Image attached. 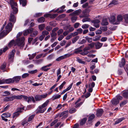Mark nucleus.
I'll return each instance as SVG.
<instances>
[{
  "mask_svg": "<svg viewBox=\"0 0 128 128\" xmlns=\"http://www.w3.org/2000/svg\"><path fill=\"white\" fill-rule=\"evenodd\" d=\"M24 38L23 37L20 38H18L15 42L14 40L11 41L8 44V46L10 47L12 46L18 45L20 47H23L24 44Z\"/></svg>",
  "mask_w": 128,
  "mask_h": 128,
  "instance_id": "nucleus-1",
  "label": "nucleus"
},
{
  "mask_svg": "<svg viewBox=\"0 0 128 128\" xmlns=\"http://www.w3.org/2000/svg\"><path fill=\"white\" fill-rule=\"evenodd\" d=\"M12 23H9L5 28L6 30H4L0 33V39L6 36L12 30Z\"/></svg>",
  "mask_w": 128,
  "mask_h": 128,
  "instance_id": "nucleus-2",
  "label": "nucleus"
},
{
  "mask_svg": "<svg viewBox=\"0 0 128 128\" xmlns=\"http://www.w3.org/2000/svg\"><path fill=\"white\" fill-rule=\"evenodd\" d=\"M48 100H47L44 103L38 106V108L36 111V113H42L46 110V107L47 106L49 102Z\"/></svg>",
  "mask_w": 128,
  "mask_h": 128,
  "instance_id": "nucleus-3",
  "label": "nucleus"
},
{
  "mask_svg": "<svg viewBox=\"0 0 128 128\" xmlns=\"http://www.w3.org/2000/svg\"><path fill=\"white\" fill-rule=\"evenodd\" d=\"M10 2L13 11V13L14 14L17 13L18 11V9L16 8L14 6H17V3L14 2V0H10Z\"/></svg>",
  "mask_w": 128,
  "mask_h": 128,
  "instance_id": "nucleus-4",
  "label": "nucleus"
},
{
  "mask_svg": "<svg viewBox=\"0 0 128 128\" xmlns=\"http://www.w3.org/2000/svg\"><path fill=\"white\" fill-rule=\"evenodd\" d=\"M24 108L23 106L18 108L17 111L14 114L13 118H14L18 117L20 114L24 110Z\"/></svg>",
  "mask_w": 128,
  "mask_h": 128,
  "instance_id": "nucleus-5",
  "label": "nucleus"
},
{
  "mask_svg": "<svg viewBox=\"0 0 128 128\" xmlns=\"http://www.w3.org/2000/svg\"><path fill=\"white\" fill-rule=\"evenodd\" d=\"M72 54L68 53L63 56H60L56 59V60L57 61H60L66 58H67L70 56Z\"/></svg>",
  "mask_w": 128,
  "mask_h": 128,
  "instance_id": "nucleus-6",
  "label": "nucleus"
},
{
  "mask_svg": "<svg viewBox=\"0 0 128 128\" xmlns=\"http://www.w3.org/2000/svg\"><path fill=\"white\" fill-rule=\"evenodd\" d=\"M11 116V114L9 112H5L1 116V117L2 119L6 122L8 121V119L5 118H8L10 117Z\"/></svg>",
  "mask_w": 128,
  "mask_h": 128,
  "instance_id": "nucleus-7",
  "label": "nucleus"
},
{
  "mask_svg": "<svg viewBox=\"0 0 128 128\" xmlns=\"http://www.w3.org/2000/svg\"><path fill=\"white\" fill-rule=\"evenodd\" d=\"M14 99H16V95H14L11 97L7 96L5 97L3 100L5 102L12 101Z\"/></svg>",
  "mask_w": 128,
  "mask_h": 128,
  "instance_id": "nucleus-8",
  "label": "nucleus"
},
{
  "mask_svg": "<svg viewBox=\"0 0 128 128\" xmlns=\"http://www.w3.org/2000/svg\"><path fill=\"white\" fill-rule=\"evenodd\" d=\"M15 52V50H13L10 52L8 56L9 60L10 62H13Z\"/></svg>",
  "mask_w": 128,
  "mask_h": 128,
  "instance_id": "nucleus-9",
  "label": "nucleus"
},
{
  "mask_svg": "<svg viewBox=\"0 0 128 128\" xmlns=\"http://www.w3.org/2000/svg\"><path fill=\"white\" fill-rule=\"evenodd\" d=\"M92 23H93L94 26L96 28H98L99 26V23L100 22V21L99 20L96 19L93 20L92 22Z\"/></svg>",
  "mask_w": 128,
  "mask_h": 128,
  "instance_id": "nucleus-10",
  "label": "nucleus"
},
{
  "mask_svg": "<svg viewBox=\"0 0 128 128\" xmlns=\"http://www.w3.org/2000/svg\"><path fill=\"white\" fill-rule=\"evenodd\" d=\"M52 65V64H50L48 65L44 66L41 68V70L44 71H47L50 69V68H48V67L51 66Z\"/></svg>",
  "mask_w": 128,
  "mask_h": 128,
  "instance_id": "nucleus-11",
  "label": "nucleus"
},
{
  "mask_svg": "<svg viewBox=\"0 0 128 128\" xmlns=\"http://www.w3.org/2000/svg\"><path fill=\"white\" fill-rule=\"evenodd\" d=\"M110 20L112 23L113 24H118V22H117V20H116L114 16H111Z\"/></svg>",
  "mask_w": 128,
  "mask_h": 128,
  "instance_id": "nucleus-12",
  "label": "nucleus"
},
{
  "mask_svg": "<svg viewBox=\"0 0 128 128\" xmlns=\"http://www.w3.org/2000/svg\"><path fill=\"white\" fill-rule=\"evenodd\" d=\"M90 49V48L89 47H86L84 49L83 52H82L81 53H80V54L82 55H86L89 53V52L87 50H89Z\"/></svg>",
  "mask_w": 128,
  "mask_h": 128,
  "instance_id": "nucleus-13",
  "label": "nucleus"
},
{
  "mask_svg": "<svg viewBox=\"0 0 128 128\" xmlns=\"http://www.w3.org/2000/svg\"><path fill=\"white\" fill-rule=\"evenodd\" d=\"M112 103L111 105L113 106H115L119 103V102L115 98H113L111 101Z\"/></svg>",
  "mask_w": 128,
  "mask_h": 128,
  "instance_id": "nucleus-14",
  "label": "nucleus"
},
{
  "mask_svg": "<svg viewBox=\"0 0 128 128\" xmlns=\"http://www.w3.org/2000/svg\"><path fill=\"white\" fill-rule=\"evenodd\" d=\"M68 111H66L62 112L59 114L60 117L62 116L63 118H66L68 116Z\"/></svg>",
  "mask_w": 128,
  "mask_h": 128,
  "instance_id": "nucleus-15",
  "label": "nucleus"
},
{
  "mask_svg": "<svg viewBox=\"0 0 128 128\" xmlns=\"http://www.w3.org/2000/svg\"><path fill=\"white\" fill-rule=\"evenodd\" d=\"M103 112V110L102 109L97 110H96V116L99 117L101 116Z\"/></svg>",
  "mask_w": 128,
  "mask_h": 128,
  "instance_id": "nucleus-16",
  "label": "nucleus"
},
{
  "mask_svg": "<svg viewBox=\"0 0 128 128\" xmlns=\"http://www.w3.org/2000/svg\"><path fill=\"white\" fill-rule=\"evenodd\" d=\"M21 77L20 76H17L14 77L12 78V80H14L13 82H18L20 80Z\"/></svg>",
  "mask_w": 128,
  "mask_h": 128,
  "instance_id": "nucleus-17",
  "label": "nucleus"
},
{
  "mask_svg": "<svg viewBox=\"0 0 128 128\" xmlns=\"http://www.w3.org/2000/svg\"><path fill=\"white\" fill-rule=\"evenodd\" d=\"M33 30L32 28H31L29 29L26 30L24 32V36H26L28 34L32 32Z\"/></svg>",
  "mask_w": 128,
  "mask_h": 128,
  "instance_id": "nucleus-18",
  "label": "nucleus"
},
{
  "mask_svg": "<svg viewBox=\"0 0 128 128\" xmlns=\"http://www.w3.org/2000/svg\"><path fill=\"white\" fill-rule=\"evenodd\" d=\"M22 98H23L26 100H27L28 99V97L26 96L22 95L16 96V99L20 100Z\"/></svg>",
  "mask_w": 128,
  "mask_h": 128,
  "instance_id": "nucleus-19",
  "label": "nucleus"
},
{
  "mask_svg": "<svg viewBox=\"0 0 128 128\" xmlns=\"http://www.w3.org/2000/svg\"><path fill=\"white\" fill-rule=\"evenodd\" d=\"M81 10L80 9H79L78 10H76L74 12H73L70 14V15H75L76 16L78 15L81 13Z\"/></svg>",
  "mask_w": 128,
  "mask_h": 128,
  "instance_id": "nucleus-20",
  "label": "nucleus"
},
{
  "mask_svg": "<svg viewBox=\"0 0 128 128\" xmlns=\"http://www.w3.org/2000/svg\"><path fill=\"white\" fill-rule=\"evenodd\" d=\"M64 29L65 30L69 29V32H72L74 30V28L72 26H71L70 25L64 27Z\"/></svg>",
  "mask_w": 128,
  "mask_h": 128,
  "instance_id": "nucleus-21",
  "label": "nucleus"
},
{
  "mask_svg": "<svg viewBox=\"0 0 128 128\" xmlns=\"http://www.w3.org/2000/svg\"><path fill=\"white\" fill-rule=\"evenodd\" d=\"M13 14H14L13 13V11L11 13L10 15V18L9 20L10 22H14L16 20Z\"/></svg>",
  "mask_w": 128,
  "mask_h": 128,
  "instance_id": "nucleus-22",
  "label": "nucleus"
},
{
  "mask_svg": "<svg viewBox=\"0 0 128 128\" xmlns=\"http://www.w3.org/2000/svg\"><path fill=\"white\" fill-rule=\"evenodd\" d=\"M86 10L82 12V14L80 16V17L81 18H82L86 17H88L89 16V15L86 13Z\"/></svg>",
  "mask_w": 128,
  "mask_h": 128,
  "instance_id": "nucleus-23",
  "label": "nucleus"
},
{
  "mask_svg": "<svg viewBox=\"0 0 128 128\" xmlns=\"http://www.w3.org/2000/svg\"><path fill=\"white\" fill-rule=\"evenodd\" d=\"M123 19V17L121 15H118L117 17V22H118V24H119L120 22Z\"/></svg>",
  "mask_w": 128,
  "mask_h": 128,
  "instance_id": "nucleus-24",
  "label": "nucleus"
},
{
  "mask_svg": "<svg viewBox=\"0 0 128 128\" xmlns=\"http://www.w3.org/2000/svg\"><path fill=\"white\" fill-rule=\"evenodd\" d=\"M102 44L98 42L95 44L96 48V49H98L100 48L102 45Z\"/></svg>",
  "mask_w": 128,
  "mask_h": 128,
  "instance_id": "nucleus-25",
  "label": "nucleus"
},
{
  "mask_svg": "<svg viewBox=\"0 0 128 128\" xmlns=\"http://www.w3.org/2000/svg\"><path fill=\"white\" fill-rule=\"evenodd\" d=\"M5 84H9L13 82L14 80L10 78L8 79H5Z\"/></svg>",
  "mask_w": 128,
  "mask_h": 128,
  "instance_id": "nucleus-26",
  "label": "nucleus"
},
{
  "mask_svg": "<svg viewBox=\"0 0 128 128\" xmlns=\"http://www.w3.org/2000/svg\"><path fill=\"white\" fill-rule=\"evenodd\" d=\"M125 60L124 58L122 59L121 62L119 63V66L120 67H123L125 64Z\"/></svg>",
  "mask_w": 128,
  "mask_h": 128,
  "instance_id": "nucleus-27",
  "label": "nucleus"
},
{
  "mask_svg": "<svg viewBox=\"0 0 128 128\" xmlns=\"http://www.w3.org/2000/svg\"><path fill=\"white\" fill-rule=\"evenodd\" d=\"M70 16H72V17H71V19L72 21V22H74L77 20L78 17L76 16L75 15H70Z\"/></svg>",
  "mask_w": 128,
  "mask_h": 128,
  "instance_id": "nucleus-28",
  "label": "nucleus"
},
{
  "mask_svg": "<svg viewBox=\"0 0 128 128\" xmlns=\"http://www.w3.org/2000/svg\"><path fill=\"white\" fill-rule=\"evenodd\" d=\"M6 63H4L0 67V68L3 72L6 71Z\"/></svg>",
  "mask_w": 128,
  "mask_h": 128,
  "instance_id": "nucleus-29",
  "label": "nucleus"
},
{
  "mask_svg": "<svg viewBox=\"0 0 128 128\" xmlns=\"http://www.w3.org/2000/svg\"><path fill=\"white\" fill-rule=\"evenodd\" d=\"M36 101H39L42 100L40 95H36L34 97Z\"/></svg>",
  "mask_w": 128,
  "mask_h": 128,
  "instance_id": "nucleus-30",
  "label": "nucleus"
},
{
  "mask_svg": "<svg viewBox=\"0 0 128 128\" xmlns=\"http://www.w3.org/2000/svg\"><path fill=\"white\" fill-rule=\"evenodd\" d=\"M61 96V95L60 94H56L54 95L52 97L53 100L59 98Z\"/></svg>",
  "mask_w": 128,
  "mask_h": 128,
  "instance_id": "nucleus-31",
  "label": "nucleus"
},
{
  "mask_svg": "<svg viewBox=\"0 0 128 128\" xmlns=\"http://www.w3.org/2000/svg\"><path fill=\"white\" fill-rule=\"evenodd\" d=\"M82 52V50L79 48L75 49L74 51V54H78L81 53Z\"/></svg>",
  "mask_w": 128,
  "mask_h": 128,
  "instance_id": "nucleus-32",
  "label": "nucleus"
},
{
  "mask_svg": "<svg viewBox=\"0 0 128 128\" xmlns=\"http://www.w3.org/2000/svg\"><path fill=\"white\" fill-rule=\"evenodd\" d=\"M124 119L125 118H122L118 119V120H117L116 121L115 123V124H116L119 123Z\"/></svg>",
  "mask_w": 128,
  "mask_h": 128,
  "instance_id": "nucleus-33",
  "label": "nucleus"
},
{
  "mask_svg": "<svg viewBox=\"0 0 128 128\" xmlns=\"http://www.w3.org/2000/svg\"><path fill=\"white\" fill-rule=\"evenodd\" d=\"M37 21L39 22L40 23H42L44 21L45 18L44 17H41L38 19Z\"/></svg>",
  "mask_w": 128,
  "mask_h": 128,
  "instance_id": "nucleus-34",
  "label": "nucleus"
},
{
  "mask_svg": "<svg viewBox=\"0 0 128 128\" xmlns=\"http://www.w3.org/2000/svg\"><path fill=\"white\" fill-rule=\"evenodd\" d=\"M20 4H22V6H24L26 4V0H19Z\"/></svg>",
  "mask_w": 128,
  "mask_h": 128,
  "instance_id": "nucleus-35",
  "label": "nucleus"
},
{
  "mask_svg": "<svg viewBox=\"0 0 128 128\" xmlns=\"http://www.w3.org/2000/svg\"><path fill=\"white\" fill-rule=\"evenodd\" d=\"M87 120V118H84L81 120L80 122V124L82 125L84 124L86 122Z\"/></svg>",
  "mask_w": 128,
  "mask_h": 128,
  "instance_id": "nucleus-36",
  "label": "nucleus"
},
{
  "mask_svg": "<svg viewBox=\"0 0 128 128\" xmlns=\"http://www.w3.org/2000/svg\"><path fill=\"white\" fill-rule=\"evenodd\" d=\"M117 100H118L120 102V101L122 100L123 98L122 96H120L119 94L117 95L115 98Z\"/></svg>",
  "mask_w": 128,
  "mask_h": 128,
  "instance_id": "nucleus-37",
  "label": "nucleus"
},
{
  "mask_svg": "<svg viewBox=\"0 0 128 128\" xmlns=\"http://www.w3.org/2000/svg\"><path fill=\"white\" fill-rule=\"evenodd\" d=\"M108 24V22L107 19H105L103 20L102 22V24L103 25H107Z\"/></svg>",
  "mask_w": 128,
  "mask_h": 128,
  "instance_id": "nucleus-38",
  "label": "nucleus"
},
{
  "mask_svg": "<svg viewBox=\"0 0 128 128\" xmlns=\"http://www.w3.org/2000/svg\"><path fill=\"white\" fill-rule=\"evenodd\" d=\"M123 96L126 98H128V90H126L123 92Z\"/></svg>",
  "mask_w": 128,
  "mask_h": 128,
  "instance_id": "nucleus-39",
  "label": "nucleus"
},
{
  "mask_svg": "<svg viewBox=\"0 0 128 128\" xmlns=\"http://www.w3.org/2000/svg\"><path fill=\"white\" fill-rule=\"evenodd\" d=\"M28 122L27 119L24 118L22 120V125L23 126L25 125V124H26Z\"/></svg>",
  "mask_w": 128,
  "mask_h": 128,
  "instance_id": "nucleus-40",
  "label": "nucleus"
},
{
  "mask_svg": "<svg viewBox=\"0 0 128 128\" xmlns=\"http://www.w3.org/2000/svg\"><path fill=\"white\" fill-rule=\"evenodd\" d=\"M36 53L33 54L32 55H31L30 54L28 55V56L29 57V58L30 60H32L33 59L34 57L36 56Z\"/></svg>",
  "mask_w": 128,
  "mask_h": 128,
  "instance_id": "nucleus-41",
  "label": "nucleus"
},
{
  "mask_svg": "<svg viewBox=\"0 0 128 128\" xmlns=\"http://www.w3.org/2000/svg\"><path fill=\"white\" fill-rule=\"evenodd\" d=\"M76 59L77 61L79 63L83 64H84L85 63V62L82 61V59H80L78 57H77Z\"/></svg>",
  "mask_w": 128,
  "mask_h": 128,
  "instance_id": "nucleus-42",
  "label": "nucleus"
},
{
  "mask_svg": "<svg viewBox=\"0 0 128 128\" xmlns=\"http://www.w3.org/2000/svg\"><path fill=\"white\" fill-rule=\"evenodd\" d=\"M28 102H30L32 100V101L34 102H35V100H34V98L32 96H30L28 98Z\"/></svg>",
  "mask_w": 128,
  "mask_h": 128,
  "instance_id": "nucleus-43",
  "label": "nucleus"
},
{
  "mask_svg": "<svg viewBox=\"0 0 128 128\" xmlns=\"http://www.w3.org/2000/svg\"><path fill=\"white\" fill-rule=\"evenodd\" d=\"M124 18L125 22L128 23V14L124 15Z\"/></svg>",
  "mask_w": 128,
  "mask_h": 128,
  "instance_id": "nucleus-44",
  "label": "nucleus"
},
{
  "mask_svg": "<svg viewBox=\"0 0 128 128\" xmlns=\"http://www.w3.org/2000/svg\"><path fill=\"white\" fill-rule=\"evenodd\" d=\"M100 37V36H96L93 38V40L94 41H97L99 40Z\"/></svg>",
  "mask_w": 128,
  "mask_h": 128,
  "instance_id": "nucleus-45",
  "label": "nucleus"
},
{
  "mask_svg": "<svg viewBox=\"0 0 128 128\" xmlns=\"http://www.w3.org/2000/svg\"><path fill=\"white\" fill-rule=\"evenodd\" d=\"M66 105V104H64L62 105L61 104H58V106L56 108L58 109V110L62 108V107H64Z\"/></svg>",
  "mask_w": 128,
  "mask_h": 128,
  "instance_id": "nucleus-46",
  "label": "nucleus"
},
{
  "mask_svg": "<svg viewBox=\"0 0 128 128\" xmlns=\"http://www.w3.org/2000/svg\"><path fill=\"white\" fill-rule=\"evenodd\" d=\"M45 26L44 24H42L39 25L38 26L39 30H43Z\"/></svg>",
  "mask_w": 128,
  "mask_h": 128,
  "instance_id": "nucleus-47",
  "label": "nucleus"
},
{
  "mask_svg": "<svg viewBox=\"0 0 128 128\" xmlns=\"http://www.w3.org/2000/svg\"><path fill=\"white\" fill-rule=\"evenodd\" d=\"M95 117L94 115L92 114L88 118V121H91Z\"/></svg>",
  "mask_w": 128,
  "mask_h": 128,
  "instance_id": "nucleus-48",
  "label": "nucleus"
},
{
  "mask_svg": "<svg viewBox=\"0 0 128 128\" xmlns=\"http://www.w3.org/2000/svg\"><path fill=\"white\" fill-rule=\"evenodd\" d=\"M79 36H76L72 40V42L73 43H74L79 38Z\"/></svg>",
  "mask_w": 128,
  "mask_h": 128,
  "instance_id": "nucleus-49",
  "label": "nucleus"
},
{
  "mask_svg": "<svg viewBox=\"0 0 128 128\" xmlns=\"http://www.w3.org/2000/svg\"><path fill=\"white\" fill-rule=\"evenodd\" d=\"M66 6L64 5H63L61 7L58 8L56 10H54V12H57L60 9L63 10V9H64L65 8Z\"/></svg>",
  "mask_w": 128,
  "mask_h": 128,
  "instance_id": "nucleus-50",
  "label": "nucleus"
},
{
  "mask_svg": "<svg viewBox=\"0 0 128 128\" xmlns=\"http://www.w3.org/2000/svg\"><path fill=\"white\" fill-rule=\"evenodd\" d=\"M48 95V94L46 93L42 95H40L41 98L42 100L43 98H44L47 97Z\"/></svg>",
  "mask_w": 128,
  "mask_h": 128,
  "instance_id": "nucleus-51",
  "label": "nucleus"
},
{
  "mask_svg": "<svg viewBox=\"0 0 128 128\" xmlns=\"http://www.w3.org/2000/svg\"><path fill=\"white\" fill-rule=\"evenodd\" d=\"M76 111V110L75 108H72L70 109L69 110V112L70 114H72L75 112Z\"/></svg>",
  "mask_w": 128,
  "mask_h": 128,
  "instance_id": "nucleus-52",
  "label": "nucleus"
},
{
  "mask_svg": "<svg viewBox=\"0 0 128 128\" xmlns=\"http://www.w3.org/2000/svg\"><path fill=\"white\" fill-rule=\"evenodd\" d=\"M82 104V102H81L79 103H77L76 104H75V102L74 103V104L75 105V106H74V107L76 108H77L78 107H79Z\"/></svg>",
  "mask_w": 128,
  "mask_h": 128,
  "instance_id": "nucleus-53",
  "label": "nucleus"
},
{
  "mask_svg": "<svg viewBox=\"0 0 128 128\" xmlns=\"http://www.w3.org/2000/svg\"><path fill=\"white\" fill-rule=\"evenodd\" d=\"M38 34V32L37 31H35L33 33H32L30 34L31 36H36Z\"/></svg>",
  "mask_w": 128,
  "mask_h": 128,
  "instance_id": "nucleus-54",
  "label": "nucleus"
},
{
  "mask_svg": "<svg viewBox=\"0 0 128 128\" xmlns=\"http://www.w3.org/2000/svg\"><path fill=\"white\" fill-rule=\"evenodd\" d=\"M66 84V82L65 81L64 82L60 85L59 86V89L60 90L62 89Z\"/></svg>",
  "mask_w": 128,
  "mask_h": 128,
  "instance_id": "nucleus-55",
  "label": "nucleus"
},
{
  "mask_svg": "<svg viewBox=\"0 0 128 128\" xmlns=\"http://www.w3.org/2000/svg\"><path fill=\"white\" fill-rule=\"evenodd\" d=\"M35 116V115L34 114H32L28 118V122H29L31 121L34 118Z\"/></svg>",
  "mask_w": 128,
  "mask_h": 128,
  "instance_id": "nucleus-56",
  "label": "nucleus"
},
{
  "mask_svg": "<svg viewBox=\"0 0 128 128\" xmlns=\"http://www.w3.org/2000/svg\"><path fill=\"white\" fill-rule=\"evenodd\" d=\"M42 35L45 36H46L47 35L49 34V32L48 31L44 30L42 32Z\"/></svg>",
  "mask_w": 128,
  "mask_h": 128,
  "instance_id": "nucleus-57",
  "label": "nucleus"
},
{
  "mask_svg": "<svg viewBox=\"0 0 128 128\" xmlns=\"http://www.w3.org/2000/svg\"><path fill=\"white\" fill-rule=\"evenodd\" d=\"M127 102L126 100H124L120 104V107H122L124 105L126 104Z\"/></svg>",
  "mask_w": 128,
  "mask_h": 128,
  "instance_id": "nucleus-58",
  "label": "nucleus"
},
{
  "mask_svg": "<svg viewBox=\"0 0 128 128\" xmlns=\"http://www.w3.org/2000/svg\"><path fill=\"white\" fill-rule=\"evenodd\" d=\"M89 26V25L88 24H84L82 25V28L83 29H86L88 28Z\"/></svg>",
  "mask_w": 128,
  "mask_h": 128,
  "instance_id": "nucleus-59",
  "label": "nucleus"
},
{
  "mask_svg": "<svg viewBox=\"0 0 128 128\" xmlns=\"http://www.w3.org/2000/svg\"><path fill=\"white\" fill-rule=\"evenodd\" d=\"M90 19L88 18H83L82 20V21L83 22H84L87 21H90Z\"/></svg>",
  "mask_w": 128,
  "mask_h": 128,
  "instance_id": "nucleus-60",
  "label": "nucleus"
},
{
  "mask_svg": "<svg viewBox=\"0 0 128 128\" xmlns=\"http://www.w3.org/2000/svg\"><path fill=\"white\" fill-rule=\"evenodd\" d=\"M43 61L42 59H40L38 60H36L35 61V63L36 64H38L42 62Z\"/></svg>",
  "mask_w": 128,
  "mask_h": 128,
  "instance_id": "nucleus-61",
  "label": "nucleus"
},
{
  "mask_svg": "<svg viewBox=\"0 0 128 128\" xmlns=\"http://www.w3.org/2000/svg\"><path fill=\"white\" fill-rule=\"evenodd\" d=\"M95 85V83L94 82H92L91 83H90V84H89V86H90V87H91V88H93L94 87Z\"/></svg>",
  "mask_w": 128,
  "mask_h": 128,
  "instance_id": "nucleus-62",
  "label": "nucleus"
},
{
  "mask_svg": "<svg viewBox=\"0 0 128 128\" xmlns=\"http://www.w3.org/2000/svg\"><path fill=\"white\" fill-rule=\"evenodd\" d=\"M58 15L57 14H50V18H54Z\"/></svg>",
  "mask_w": 128,
  "mask_h": 128,
  "instance_id": "nucleus-63",
  "label": "nucleus"
},
{
  "mask_svg": "<svg viewBox=\"0 0 128 128\" xmlns=\"http://www.w3.org/2000/svg\"><path fill=\"white\" fill-rule=\"evenodd\" d=\"M102 30H98L96 32V34H100L102 33Z\"/></svg>",
  "mask_w": 128,
  "mask_h": 128,
  "instance_id": "nucleus-64",
  "label": "nucleus"
}]
</instances>
